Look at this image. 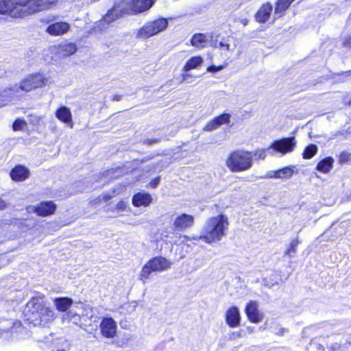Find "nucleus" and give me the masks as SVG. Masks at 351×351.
<instances>
[{"label": "nucleus", "instance_id": "obj_1", "mask_svg": "<svg viewBox=\"0 0 351 351\" xmlns=\"http://www.w3.org/2000/svg\"><path fill=\"white\" fill-rule=\"evenodd\" d=\"M58 0H0V14L23 19L49 9Z\"/></svg>", "mask_w": 351, "mask_h": 351}, {"label": "nucleus", "instance_id": "obj_2", "mask_svg": "<svg viewBox=\"0 0 351 351\" xmlns=\"http://www.w3.org/2000/svg\"><path fill=\"white\" fill-rule=\"evenodd\" d=\"M45 295L40 293L32 297L27 304L28 309L25 313L27 320L34 324H45L52 322L56 315L53 311L45 302Z\"/></svg>", "mask_w": 351, "mask_h": 351}, {"label": "nucleus", "instance_id": "obj_3", "mask_svg": "<svg viewBox=\"0 0 351 351\" xmlns=\"http://www.w3.org/2000/svg\"><path fill=\"white\" fill-rule=\"evenodd\" d=\"M228 226V218L224 214L210 217L207 219L199 239L208 244L218 242L226 235Z\"/></svg>", "mask_w": 351, "mask_h": 351}, {"label": "nucleus", "instance_id": "obj_4", "mask_svg": "<svg viewBox=\"0 0 351 351\" xmlns=\"http://www.w3.org/2000/svg\"><path fill=\"white\" fill-rule=\"evenodd\" d=\"M253 164L252 152L236 149L228 154L226 165L230 171L237 173L250 169Z\"/></svg>", "mask_w": 351, "mask_h": 351}, {"label": "nucleus", "instance_id": "obj_5", "mask_svg": "<svg viewBox=\"0 0 351 351\" xmlns=\"http://www.w3.org/2000/svg\"><path fill=\"white\" fill-rule=\"evenodd\" d=\"M171 262L162 256H156L149 259L142 267L138 280L143 284L150 278L153 272H162L171 268Z\"/></svg>", "mask_w": 351, "mask_h": 351}, {"label": "nucleus", "instance_id": "obj_6", "mask_svg": "<svg viewBox=\"0 0 351 351\" xmlns=\"http://www.w3.org/2000/svg\"><path fill=\"white\" fill-rule=\"evenodd\" d=\"M168 26V21L164 17L158 18L145 23L138 31L139 38L147 39L165 30Z\"/></svg>", "mask_w": 351, "mask_h": 351}, {"label": "nucleus", "instance_id": "obj_7", "mask_svg": "<svg viewBox=\"0 0 351 351\" xmlns=\"http://www.w3.org/2000/svg\"><path fill=\"white\" fill-rule=\"evenodd\" d=\"M154 3V0H120L119 5L124 6L123 13L136 15L148 10Z\"/></svg>", "mask_w": 351, "mask_h": 351}, {"label": "nucleus", "instance_id": "obj_8", "mask_svg": "<svg viewBox=\"0 0 351 351\" xmlns=\"http://www.w3.org/2000/svg\"><path fill=\"white\" fill-rule=\"evenodd\" d=\"M47 79L44 74L37 72L27 75L19 83V89L24 92H30L45 86Z\"/></svg>", "mask_w": 351, "mask_h": 351}, {"label": "nucleus", "instance_id": "obj_9", "mask_svg": "<svg viewBox=\"0 0 351 351\" xmlns=\"http://www.w3.org/2000/svg\"><path fill=\"white\" fill-rule=\"evenodd\" d=\"M57 210L56 204L52 200L41 201L36 206L27 208L29 213H34L38 217H46L54 215Z\"/></svg>", "mask_w": 351, "mask_h": 351}, {"label": "nucleus", "instance_id": "obj_10", "mask_svg": "<svg viewBox=\"0 0 351 351\" xmlns=\"http://www.w3.org/2000/svg\"><path fill=\"white\" fill-rule=\"evenodd\" d=\"M297 142L294 136L282 138L274 141L269 147L282 154H286L293 152L296 146Z\"/></svg>", "mask_w": 351, "mask_h": 351}, {"label": "nucleus", "instance_id": "obj_11", "mask_svg": "<svg viewBox=\"0 0 351 351\" xmlns=\"http://www.w3.org/2000/svg\"><path fill=\"white\" fill-rule=\"evenodd\" d=\"M99 327L101 337L106 339H113L117 336V326L112 317H104Z\"/></svg>", "mask_w": 351, "mask_h": 351}, {"label": "nucleus", "instance_id": "obj_12", "mask_svg": "<svg viewBox=\"0 0 351 351\" xmlns=\"http://www.w3.org/2000/svg\"><path fill=\"white\" fill-rule=\"evenodd\" d=\"M244 311L248 321L251 323L258 324L263 319V313L259 310L256 300H250L246 304Z\"/></svg>", "mask_w": 351, "mask_h": 351}, {"label": "nucleus", "instance_id": "obj_13", "mask_svg": "<svg viewBox=\"0 0 351 351\" xmlns=\"http://www.w3.org/2000/svg\"><path fill=\"white\" fill-rule=\"evenodd\" d=\"M195 223V218L192 215L181 213L174 219L173 223V230L178 231H184L192 228Z\"/></svg>", "mask_w": 351, "mask_h": 351}, {"label": "nucleus", "instance_id": "obj_14", "mask_svg": "<svg viewBox=\"0 0 351 351\" xmlns=\"http://www.w3.org/2000/svg\"><path fill=\"white\" fill-rule=\"evenodd\" d=\"M273 10L272 4L269 2H265L261 5L258 10L254 14V19L258 23H265L269 19Z\"/></svg>", "mask_w": 351, "mask_h": 351}, {"label": "nucleus", "instance_id": "obj_15", "mask_svg": "<svg viewBox=\"0 0 351 351\" xmlns=\"http://www.w3.org/2000/svg\"><path fill=\"white\" fill-rule=\"evenodd\" d=\"M230 121V114L223 112L210 120L203 128L205 132H211L223 124H228Z\"/></svg>", "mask_w": 351, "mask_h": 351}, {"label": "nucleus", "instance_id": "obj_16", "mask_svg": "<svg viewBox=\"0 0 351 351\" xmlns=\"http://www.w3.org/2000/svg\"><path fill=\"white\" fill-rule=\"evenodd\" d=\"M10 176L14 182H20L26 180L30 176V172L25 165H16L10 170Z\"/></svg>", "mask_w": 351, "mask_h": 351}, {"label": "nucleus", "instance_id": "obj_17", "mask_svg": "<svg viewBox=\"0 0 351 351\" xmlns=\"http://www.w3.org/2000/svg\"><path fill=\"white\" fill-rule=\"evenodd\" d=\"M225 319L227 325L230 328H237L240 326L241 315L237 306L229 307L225 313Z\"/></svg>", "mask_w": 351, "mask_h": 351}, {"label": "nucleus", "instance_id": "obj_18", "mask_svg": "<svg viewBox=\"0 0 351 351\" xmlns=\"http://www.w3.org/2000/svg\"><path fill=\"white\" fill-rule=\"evenodd\" d=\"M70 29V25L67 22L58 21L50 24L46 29V32L51 36H62Z\"/></svg>", "mask_w": 351, "mask_h": 351}, {"label": "nucleus", "instance_id": "obj_19", "mask_svg": "<svg viewBox=\"0 0 351 351\" xmlns=\"http://www.w3.org/2000/svg\"><path fill=\"white\" fill-rule=\"evenodd\" d=\"M152 202V195L147 192H137L132 196V204L134 207H147Z\"/></svg>", "mask_w": 351, "mask_h": 351}, {"label": "nucleus", "instance_id": "obj_20", "mask_svg": "<svg viewBox=\"0 0 351 351\" xmlns=\"http://www.w3.org/2000/svg\"><path fill=\"white\" fill-rule=\"evenodd\" d=\"M119 1L115 3L113 7L110 10H108L107 13L104 15L103 19L106 23H110L125 14L123 13L124 6H119Z\"/></svg>", "mask_w": 351, "mask_h": 351}, {"label": "nucleus", "instance_id": "obj_21", "mask_svg": "<svg viewBox=\"0 0 351 351\" xmlns=\"http://www.w3.org/2000/svg\"><path fill=\"white\" fill-rule=\"evenodd\" d=\"M57 119L68 125L72 127L73 125L72 114L69 108L64 106H60L55 112Z\"/></svg>", "mask_w": 351, "mask_h": 351}, {"label": "nucleus", "instance_id": "obj_22", "mask_svg": "<svg viewBox=\"0 0 351 351\" xmlns=\"http://www.w3.org/2000/svg\"><path fill=\"white\" fill-rule=\"evenodd\" d=\"M53 304L58 311L65 313L71 307L73 301L69 297H58L53 299Z\"/></svg>", "mask_w": 351, "mask_h": 351}, {"label": "nucleus", "instance_id": "obj_23", "mask_svg": "<svg viewBox=\"0 0 351 351\" xmlns=\"http://www.w3.org/2000/svg\"><path fill=\"white\" fill-rule=\"evenodd\" d=\"M295 0H277L274 4V14L276 18L285 16L287 10Z\"/></svg>", "mask_w": 351, "mask_h": 351}, {"label": "nucleus", "instance_id": "obj_24", "mask_svg": "<svg viewBox=\"0 0 351 351\" xmlns=\"http://www.w3.org/2000/svg\"><path fill=\"white\" fill-rule=\"evenodd\" d=\"M334 159L332 156H327L318 162L316 169L323 173H328L332 168Z\"/></svg>", "mask_w": 351, "mask_h": 351}, {"label": "nucleus", "instance_id": "obj_25", "mask_svg": "<svg viewBox=\"0 0 351 351\" xmlns=\"http://www.w3.org/2000/svg\"><path fill=\"white\" fill-rule=\"evenodd\" d=\"M203 63V58L200 56H195L190 58L182 68L184 72H187L192 69H195Z\"/></svg>", "mask_w": 351, "mask_h": 351}, {"label": "nucleus", "instance_id": "obj_26", "mask_svg": "<svg viewBox=\"0 0 351 351\" xmlns=\"http://www.w3.org/2000/svg\"><path fill=\"white\" fill-rule=\"evenodd\" d=\"M59 49L64 56H70L77 51V47L74 43H66L60 45Z\"/></svg>", "mask_w": 351, "mask_h": 351}, {"label": "nucleus", "instance_id": "obj_27", "mask_svg": "<svg viewBox=\"0 0 351 351\" xmlns=\"http://www.w3.org/2000/svg\"><path fill=\"white\" fill-rule=\"evenodd\" d=\"M206 36L202 33H195L191 38V44L195 47H203V43L206 42Z\"/></svg>", "mask_w": 351, "mask_h": 351}, {"label": "nucleus", "instance_id": "obj_28", "mask_svg": "<svg viewBox=\"0 0 351 351\" xmlns=\"http://www.w3.org/2000/svg\"><path fill=\"white\" fill-rule=\"evenodd\" d=\"M317 151V146L315 144L311 143L304 148L302 152V158L305 160H309L315 156Z\"/></svg>", "mask_w": 351, "mask_h": 351}, {"label": "nucleus", "instance_id": "obj_29", "mask_svg": "<svg viewBox=\"0 0 351 351\" xmlns=\"http://www.w3.org/2000/svg\"><path fill=\"white\" fill-rule=\"evenodd\" d=\"M293 169L289 167H285L275 171L274 177L280 178H290L293 176Z\"/></svg>", "mask_w": 351, "mask_h": 351}, {"label": "nucleus", "instance_id": "obj_30", "mask_svg": "<svg viewBox=\"0 0 351 351\" xmlns=\"http://www.w3.org/2000/svg\"><path fill=\"white\" fill-rule=\"evenodd\" d=\"M301 241L299 240L298 237L293 239L288 247L285 251V255L288 256H291V255L296 252L297 246Z\"/></svg>", "mask_w": 351, "mask_h": 351}, {"label": "nucleus", "instance_id": "obj_31", "mask_svg": "<svg viewBox=\"0 0 351 351\" xmlns=\"http://www.w3.org/2000/svg\"><path fill=\"white\" fill-rule=\"evenodd\" d=\"M268 149H256L252 152V157L256 160H264L267 156V151Z\"/></svg>", "mask_w": 351, "mask_h": 351}, {"label": "nucleus", "instance_id": "obj_32", "mask_svg": "<svg viewBox=\"0 0 351 351\" xmlns=\"http://www.w3.org/2000/svg\"><path fill=\"white\" fill-rule=\"evenodd\" d=\"M350 161H351V154L350 153H349L346 151H343L339 153V156H338V162L340 165L347 163Z\"/></svg>", "mask_w": 351, "mask_h": 351}, {"label": "nucleus", "instance_id": "obj_33", "mask_svg": "<svg viewBox=\"0 0 351 351\" xmlns=\"http://www.w3.org/2000/svg\"><path fill=\"white\" fill-rule=\"evenodd\" d=\"M27 125V122L22 119H16L12 123V130L14 131L22 130Z\"/></svg>", "mask_w": 351, "mask_h": 351}, {"label": "nucleus", "instance_id": "obj_34", "mask_svg": "<svg viewBox=\"0 0 351 351\" xmlns=\"http://www.w3.org/2000/svg\"><path fill=\"white\" fill-rule=\"evenodd\" d=\"M224 67H225L224 65H219V66L210 65L207 67L206 71L208 72L216 73L217 71L222 70Z\"/></svg>", "mask_w": 351, "mask_h": 351}, {"label": "nucleus", "instance_id": "obj_35", "mask_svg": "<svg viewBox=\"0 0 351 351\" xmlns=\"http://www.w3.org/2000/svg\"><path fill=\"white\" fill-rule=\"evenodd\" d=\"M127 204L123 200H120L116 204L115 208L119 211H123L126 209Z\"/></svg>", "mask_w": 351, "mask_h": 351}, {"label": "nucleus", "instance_id": "obj_36", "mask_svg": "<svg viewBox=\"0 0 351 351\" xmlns=\"http://www.w3.org/2000/svg\"><path fill=\"white\" fill-rule=\"evenodd\" d=\"M342 46L348 49H351V36H348L343 39Z\"/></svg>", "mask_w": 351, "mask_h": 351}, {"label": "nucleus", "instance_id": "obj_37", "mask_svg": "<svg viewBox=\"0 0 351 351\" xmlns=\"http://www.w3.org/2000/svg\"><path fill=\"white\" fill-rule=\"evenodd\" d=\"M219 47L226 51L230 50V44L228 40H226L224 38L219 43Z\"/></svg>", "mask_w": 351, "mask_h": 351}, {"label": "nucleus", "instance_id": "obj_38", "mask_svg": "<svg viewBox=\"0 0 351 351\" xmlns=\"http://www.w3.org/2000/svg\"><path fill=\"white\" fill-rule=\"evenodd\" d=\"M159 182H160V178L157 177V178H155L153 180H152L149 184H150V186L154 189L158 186Z\"/></svg>", "mask_w": 351, "mask_h": 351}, {"label": "nucleus", "instance_id": "obj_39", "mask_svg": "<svg viewBox=\"0 0 351 351\" xmlns=\"http://www.w3.org/2000/svg\"><path fill=\"white\" fill-rule=\"evenodd\" d=\"M123 96L119 94L114 95L111 97V101H119L122 99Z\"/></svg>", "mask_w": 351, "mask_h": 351}, {"label": "nucleus", "instance_id": "obj_40", "mask_svg": "<svg viewBox=\"0 0 351 351\" xmlns=\"http://www.w3.org/2000/svg\"><path fill=\"white\" fill-rule=\"evenodd\" d=\"M7 207L6 202L0 197V210H3Z\"/></svg>", "mask_w": 351, "mask_h": 351}, {"label": "nucleus", "instance_id": "obj_41", "mask_svg": "<svg viewBox=\"0 0 351 351\" xmlns=\"http://www.w3.org/2000/svg\"><path fill=\"white\" fill-rule=\"evenodd\" d=\"M159 141L158 139L157 138H152V139H147L145 143L148 145H152V144H154V143H156Z\"/></svg>", "mask_w": 351, "mask_h": 351}, {"label": "nucleus", "instance_id": "obj_42", "mask_svg": "<svg viewBox=\"0 0 351 351\" xmlns=\"http://www.w3.org/2000/svg\"><path fill=\"white\" fill-rule=\"evenodd\" d=\"M111 197H112V196L109 193L104 194L102 196L103 200H104L106 202L110 200L111 199Z\"/></svg>", "mask_w": 351, "mask_h": 351}, {"label": "nucleus", "instance_id": "obj_43", "mask_svg": "<svg viewBox=\"0 0 351 351\" xmlns=\"http://www.w3.org/2000/svg\"><path fill=\"white\" fill-rule=\"evenodd\" d=\"M180 237H183L184 239H185L186 241H189V237L186 235H180Z\"/></svg>", "mask_w": 351, "mask_h": 351}, {"label": "nucleus", "instance_id": "obj_44", "mask_svg": "<svg viewBox=\"0 0 351 351\" xmlns=\"http://www.w3.org/2000/svg\"><path fill=\"white\" fill-rule=\"evenodd\" d=\"M242 23H243V25H246L247 23V20L245 19L242 21Z\"/></svg>", "mask_w": 351, "mask_h": 351}]
</instances>
